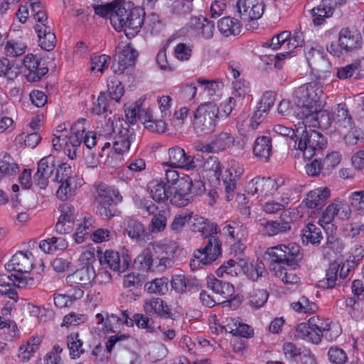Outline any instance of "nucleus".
Returning <instances> with one entry per match:
<instances>
[{"label":"nucleus","instance_id":"16","mask_svg":"<svg viewBox=\"0 0 364 364\" xmlns=\"http://www.w3.org/2000/svg\"><path fill=\"white\" fill-rule=\"evenodd\" d=\"M363 41L360 33L355 28L345 27L338 33V46L347 52L360 49Z\"/></svg>","mask_w":364,"mask_h":364},{"label":"nucleus","instance_id":"52","mask_svg":"<svg viewBox=\"0 0 364 364\" xmlns=\"http://www.w3.org/2000/svg\"><path fill=\"white\" fill-rule=\"evenodd\" d=\"M349 202L359 215H364V191L353 192L349 197Z\"/></svg>","mask_w":364,"mask_h":364},{"label":"nucleus","instance_id":"3","mask_svg":"<svg viewBox=\"0 0 364 364\" xmlns=\"http://www.w3.org/2000/svg\"><path fill=\"white\" fill-rule=\"evenodd\" d=\"M195 221L193 230L201 232L203 236L207 237L204 248L196 250V255L205 260V263L210 264L221 255V242L217 236L213 235L218 232V225L202 217L196 218Z\"/></svg>","mask_w":364,"mask_h":364},{"label":"nucleus","instance_id":"42","mask_svg":"<svg viewBox=\"0 0 364 364\" xmlns=\"http://www.w3.org/2000/svg\"><path fill=\"white\" fill-rule=\"evenodd\" d=\"M124 227L129 237L132 239L139 240L144 234V225L132 218L125 220Z\"/></svg>","mask_w":364,"mask_h":364},{"label":"nucleus","instance_id":"55","mask_svg":"<svg viewBox=\"0 0 364 364\" xmlns=\"http://www.w3.org/2000/svg\"><path fill=\"white\" fill-rule=\"evenodd\" d=\"M203 169L213 173L217 179L219 178L221 167L218 159L216 156H209L206 159L203 164Z\"/></svg>","mask_w":364,"mask_h":364},{"label":"nucleus","instance_id":"7","mask_svg":"<svg viewBox=\"0 0 364 364\" xmlns=\"http://www.w3.org/2000/svg\"><path fill=\"white\" fill-rule=\"evenodd\" d=\"M267 253L269 255L270 264H277L279 266L295 267L303 257L301 247L295 242L269 248Z\"/></svg>","mask_w":364,"mask_h":364},{"label":"nucleus","instance_id":"10","mask_svg":"<svg viewBox=\"0 0 364 364\" xmlns=\"http://www.w3.org/2000/svg\"><path fill=\"white\" fill-rule=\"evenodd\" d=\"M135 139L134 129L130 128L127 122L119 124L118 130L114 135L111 141L106 142L101 149L103 151L107 146H109L111 143L115 152L123 154L127 151L130 148L131 142Z\"/></svg>","mask_w":364,"mask_h":364},{"label":"nucleus","instance_id":"60","mask_svg":"<svg viewBox=\"0 0 364 364\" xmlns=\"http://www.w3.org/2000/svg\"><path fill=\"white\" fill-rule=\"evenodd\" d=\"M191 281L184 275H176L171 280V287L178 293H183L191 287Z\"/></svg>","mask_w":364,"mask_h":364},{"label":"nucleus","instance_id":"20","mask_svg":"<svg viewBox=\"0 0 364 364\" xmlns=\"http://www.w3.org/2000/svg\"><path fill=\"white\" fill-rule=\"evenodd\" d=\"M346 0H322L321 3L316 8L311 9L313 22L315 25H321L325 18H328L333 14L335 6L346 4Z\"/></svg>","mask_w":364,"mask_h":364},{"label":"nucleus","instance_id":"31","mask_svg":"<svg viewBox=\"0 0 364 364\" xmlns=\"http://www.w3.org/2000/svg\"><path fill=\"white\" fill-rule=\"evenodd\" d=\"M220 32L225 37L238 35L241 31V24L238 20L227 16L218 22Z\"/></svg>","mask_w":364,"mask_h":364},{"label":"nucleus","instance_id":"51","mask_svg":"<svg viewBox=\"0 0 364 364\" xmlns=\"http://www.w3.org/2000/svg\"><path fill=\"white\" fill-rule=\"evenodd\" d=\"M192 213L183 212L176 215L170 225V229L175 233L180 232L185 225L191 219Z\"/></svg>","mask_w":364,"mask_h":364},{"label":"nucleus","instance_id":"38","mask_svg":"<svg viewBox=\"0 0 364 364\" xmlns=\"http://www.w3.org/2000/svg\"><path fill=\"white\" fill-rule=\"evenodd\" d=\"M340 268V264L338 262H333L329 264L326 272V278L319 281V287L331 289L337 284L338 272Z\"/></svg>","mask_w":364,"mask_h":364},{"label":"nucleus","instance_id":"11","mask_svg":"<svg viewBox=\"0 0 364 364\" xmlns=\"http://www.w3.org/2000/svg\"><path fill=\"white\" fill-rule=\"evenodd\" d=\"M306 58L312 73L318 77L330 73L331 69V63L323 55L320 46L306 48Z\"/></svg>","mask_w":364,"mask_h":364},{"label":"nucleus","instance_id":"37","mask_svg":"<svg viewBox=\"0 0 364 364\" xmlns=\"http://www.w3.org/2000/svg\"><path fill=\"white\" fill-rule=\"evenodd\" d=\"M364 68H362L360 60L354 61L351 64L347 65L337 69V76L341 80H345L352 77L354 74L356 75V78H358L363 75Z\"/></svg>","mask_w":364,"mask_h":364},{"label":"nucleus","instance_id":"5","mask_svg":"<svg viewBox=\"0 0 364 364\" xmlns=\"http://www.w3.org/2000/svg\"><path fill=\"white\" fill-rule=\"evenodd\" d=\"M218 107L208 102L200 105L194 112L193 130L198 135H205L213 132L220 119Z\"/></svg>","mask_w":364,"mask_h":364},{"label":"nucleus","instance_id":"18","mask_svg":"<svg viewBox=\"0 0 364 364\" xmlns=\"http://www.w3.org/2000/svg\"><path fill=\"white\" fill-rule=\"evenodd\" d=\"M277 188V182L270 178L256 177L247 185L248 193L252 196H265L272 194Z\"/></svg>","mask_w":364,"mask_h":364},{"label":"nucleus","instance_id":"41","mask_svg":"<svg viewBox=\"0 0 364 364\" xmlns=\"http://www.w3.org/2000/svg\"><path fill=\"white\" fill-rule=\"evenodd\" d=\"M303 232V242H310L312 245H319L323 239L321 229L314 224L309 223Z\"/></svg>","mask_w":364,"mask_h":364},{"label":"nucleus","instance_id":"63","mask_svg":"<svg viewBox=\"0 0 364 364\" xmlns=\"http://www.w3.org/2000/svg\"><path fill=\"white\" fill-rule=\"evenodd\" d=\"M264 228L265 233L269 236H274L289 231L278 220L267 221L265 225H264Z\"/></svg>","mask_w":364,"mask_h":364},{"label":"nucleus","instance_id":"6","mask_svg":"<svg viewBox=\"0 0 364 364\" xmlns=\"http://www.w3.org/2000/svg\"><path fill=\"white\" fill-rule=\"evenodd\" d=\"M307 124H298L296 136H299L298 148L303 152L305 159H311L316 151L322 150L326 144V139L320 132L311 129H307Z\"/></svg>","mask_w":364,"mask_h":364},{"label":"nucleus","instance_id":"45","mask_svg":"<svg viewBox=\"0 0 364 364\" xmlns=\"http://www.w3.org/2000/svg\"><path fill=\"white\" fill-rule=\"evenodd\" d=\"M168 279L166 277L155 279L145 284L146 290L151 294H165L168 289Z\"/></svg>","mask_w":364,"mask_h":364},{"label":"nucleus","instance_id":"43","mask_svg":"<svg viewBox=\"0 0 364 364\" xmlns=\"http://www.w3.org/2000/svg\"><path fill=\"white\" fill-rule=\"evenodd\" d=\"M26 49V44L20 39L8 40L4 46L6 55L17 57L23 55Z\"/></svg>","mask_w":364,"mask_h":364},{"label":"nucleus","instance_id":"62","mask_svg":"<svg viewBox=\"0 0 364 364\" xmlns=\"http://www.w3.org/2000/svg\"><path fill=\"white\" fill-rule=\"evenodd\" d=\"M17 282H13L7 279V277L0 278V294L6 295L11 299H14L17 295L16 291L13 289V285L16 287Z\"/></svg>","mask_w":364,"mask_h":364},{"label":"nucleus","instance_id":"39","mask_svg":"<svg viewBox=\"0 0 364 364\" xmlns=\"http://www.w3.org/2000/svg\"><path fill=\"white\" fill-rule=\"evenodd\" d=\"M100 260L102 264L108 265L114 271L124 272L127 267L126 264L121 269L119 255L118 252L113 250H107Z\"/></svg>","mask_w":364,"mask_h":364},{"label":"nucleus","instance_id":"44","mask_svg":"<svg viewBox=\"0 0 364 364\" xmlns=\"http://www.w3.org/2000/svg\"><path fill=\"white\" fill-rule=\"evenodd\" d=\"M341 155L339 152L333 151L326 156L321 161L323 167V175L328 176L331 171L340 164Z\"/></svg>","mask_w":364,"mask_h":364},{"label":"nucleus","instance_id":"28","mask_svg":"<svg viewBox=\"0 0 364 364\" xmlns=\"http://www.w3.org/2000/svg\"><path fill=\"white\" fill-rule=\"evenodd\" d=\"M223 233L232 240L241 241L247 236V229L239 220H231L223 229Z\"/></svg>","mask_w":364,"mask_h":364},{"label":"nucleus","instance_id":"1","mask_svg":"<svg viewBox=\"0 0 364 364\" xmlns=\"http://www.w3.org/2000/svg\"><path fill=\"white\" fill-rule=\"evenodd\" d=\"M144 17V10L134 6L131 2H119L117 9L111 15V24L116 31H123L131 38L140 31Z\"/></svg>","mask_w":364,"mask_h":364},{"label":"nucleus","instance_id":"57","mask_svg":"<svg viewBox=\"0 0 364 364\" xmlns=\"http://www.w3.org/2000/svg\"><path fill=\"white\" fill-rule=\"evenodd\" d=\"M124 122L120 120L116 122L108 120L105 122L100 130V135L104 136L111 140L118 130L119 124H122Z\"/></svg>","mask_w":364,"mask_h":364},{"label":"nucleus","instance_id":"15","mask_svg":"<svg viewBox=\"0 0 364 364\" xmlns=\"http://www.w3.org/2000/svg\"><path fill=\"white\" fill-rule=\"evenodd\" d=\"M193 181L191 178H186L181 181L176 186L172 188V194L170 201L177 206H185L193 199Z\"/></svg>","mask_w":364,"mask_h":364},{"label":"nucleus","instance_id":"2","mask_svg":"<svg viewBox=\"0 0 364 364\" xmlns=\"http://www.w3.org/2000/svg\"><path fill=\"white\" fill-rule=\"evenodd\" d=\"M323 86L319 83H306L299 86L293 93L294 105L301 109L297 117L306 124L312 113L323 106Z\"/></svg>","mask_w":364,"mask_h":364},{"label":"nucleus","instance_id":"46","mask_svg":"<svg viewBox=\"0 0 364 364\" xmlns=\"http://www.w3.org/2000/svg\"><path fill=\"white\" fill-rule=\"evenodd\" d=\"M134 264L143 272H149L153 265V258L151 251L144 249L134 259Z\"/></svg>","mask_w":364,"mask_h":364},{"label":"nucleus","instance_id":"64","mask_svg":"<svg viewBox=\"0 0 364 364\" xmlns=\"http://www.w3.org/2000/svg\"><path fill=\"white\" fill-rule=\"evenodd\" d=\"M336 216L334 209H333L331 204L327 206L326 210L322 213L321 218L318 220V223L325 230H329L331 225L333 227L331 224L332 221Z\"/></svg>","mask_w":364,"mask_h":364},{"label":"nucleus","instance_id":"59","mask_svg":"<svg viewBox=\"0 0 364 364\" xmlns=\"http://www.w3.org/2000/svg\"><path fill=\"white\" fill-rule=\"evenodd\" d=\"M334 209L335 215L341 220H348L351 215L350 205L344 201H338L331 204Z\"/></svg>","mask_w":364,"mask_h":364},{"label":"nucleus","instance_id":"21","mask_svg":"<svg viewBox=\"0 0 364 364\" xmlns=\"http://www.w3.org/2000/svg\"><path fill=\"white\" fill-rule=\"evenodd\" d=\"M35 31L38 36V43L45 50H52L56 45V37L50 24L35 26Z\"/></svg>","mask_w":364,"mask_h":364},{"label":"nucleus","instance_id":"9","mask_svg":"<svg viewBox=\"0 0 364 364\" xmlns=\"http://www.w3.org/2000/svg\"><path fill=\"white\" fill-rule=\"evenodd\" d=\"M122 200L118 191L110 188L100 189L97 197L98 211L105 219H110L115 215L116 203Z\"/></svg>","mask_w":364,"mask_h":364},{"label":"nucleus","instance_id":"27","mask_svg":"<svg viewBox=\"0 0 364 364\" xmlns=\"http://www.w3.org/2000/svg\"><path fill=\"white\" fill-rule=\"evenodd\" d=\"M144 309L150 316L156 314L160 317L167 318L171 316V310L168 305L160 298L145 301Z\"/></svg>","mask_w":364,"mask_h":364},{"label":"nucleus","instance_id":"40","mask_svg":"<svg viewBox=\"0 0 364 364\" xmlns=\"http://www.w3.org/2000/svg\"><path fill=\"white\" fill-rule=\"evenodd\" d=\"M215 152L223 151L234 144V137L228 132H220L212 140Z\"/></svg>","mask_w":364,"mask_h":364},{"label":"nucleus","instance_id":"56","mask_svg":"<svg viewBox=\"0 0 364 364\" xmlns=\"http://www.w3.org/2000/svg\"><path fill=\"white\" fill-rule=\"evenodd\" d=\"M109 60L110 57L105 54L92 57L91 70L102 73L108 68Z\"/></svg>","mask_w":364,"mask_h":364},{"label":"nucleus","instance_id":"29","mask_svg":"<svg viewBox=\"0 0 364 364\" xmlns=\"http://www.w3.org/2000/svg\"><path fill=\"white\" fill-rule=\"evenodd\" d=\"M82 129L74 128V132H71L70 135L68 137L64 134V138L62 139L63 142L65 146V151H68V156L70 159H74L76 156L77 147L82 143L83 136H82Z\"/></svg>","mask_w":364,"mask_h":364},{"label":"nucleus","instance_id":"34","mask_svg":"<svg viewBox=\"0 0 364 364\" xmlns=\"http://www.w3.org/2000/svg\"><path fill=\"white\" fill-rule=\"evenodd\" d=\"M333 117L327 110H322L321 108L316 110V112L312 113L309 118L307 124L309 127H318L321 129H327L330 127Z\"/></svg>","mask_w":364,"mask_h":364},{"label":"nucleus","instance_id":"33","mask_svg":"<svg viewBox=\"0 0 364 364\" xmlns=\"http://www.w3.org/2000/svg\"><path fill=\"white\" fill-rule=\"evenodd\" d=\"M188 156L182 148L179 146L171 148L168 150V161L166 164L171 168L186 169Z\"/></svg>","mask_w":364,"mask_h":364},{"label":"nucleus","instance_id":"17","mask_svg":"<svg viewBox=\"0 0 364 364\" xmlns=\"http://www.w3.org/2000/svg\"><path fill=\"white\" fill-rule=\"evenodd\" d=\"M55 169V157L48 155L40 160L38 169L34 175V181L41 188H46L48 185V178Z\"/></svg>","mask_w":364,"mask_h":364},{"label":"nucleus","instance_id":"54","mask_svg":"<svg viewBox=\"0 0 364 364\" xmlns=\"http://www.w3.org/2000/svg\"><path fill=\"white\" fill-rule=\"evenodd\" d=\"M328 358L329 361L333 364H344L348 360L346 352L337 346L329 348Z\"/></svg>","mask_w":364,"mask_h":364},{"label":"nucleus","instance_id":"30","mask_svg":"<svg viewBox=\"0 0 364 364\" xmlns=\"http://www.w3.org/2000/svg\"><path fill=\"white\" fill-rule=\"evenodd\" d=\"M343 249L344 244L340 238L328 235L326 243L321 247V253L325 258H331L333 255L341 253Z\"/></svg>","mask_w":364,"mask_h":364},{"label":"nucleus","instance_id":"12","mask_svg":"<svg viewBox=\"0 0 364 364\" xmlns=\"http://www.w3.org/2000/svg\"><path fill=\"white\" fill-rule=\"evenodd\" d=\"M114 60L112 69L115 74H122L126 69L134 66L138 53L129 45L118 46L116 48Z\"/></svg>","mask_w":364,"mask_h":364},{"label":"nucleus","instance_id":"25","mask_svg":"<svg viewBox=\"0 0 364 364\" xmlns=\"http://www.w3.org/2000/svg\"><path fill=\"white\" fill-rule=\"evenodd\" d=\"M148 189L151 198L156 202H164L169 199L172 194V189L161 180H153L149 182Z\"/></svg>","mask_w":364,"mask_h":364},{"label":"nucleus","instance_id":"35","mask_svg":"<svg viewBox=\"0 0 364 364\" xmlns=\"http://www.w3.org/2000/svg\"><path fill=\"white\" fill-rule=\"evenodd\" d=\"M66 341L71 358H78L85 353L82 348L83 341L77 333H71L67 336Z\"/></svg>","mask_w":364,"mask_h":364},{"label":"nucleus","instance_id":"49","mask_svg":"<svg viewBox=\"0 0 364 364\" xmlns=\"http://www.w3.org/2000/svg\"><path fill=\"white\" fill-rule=\"evenodd\" d=\"M169 216L170 213L168 210H162L155 214L151 220V231L154 232L164 230L166 226L167 218Z\"/></svg>","mask_w":364,"mask_h":364},{"label":"nucleus","instance_id":"53","mask_svg":"<svg viewBox=\"0 0 364 364\" xmlns=\"http://www.w3.org/2000/svg\"><path fill=\"white\" fill-rule=\"evenodd\" d=\"M268 294L265 290L257 289L252 291L250 296V305L255 309L262 307L267 301Z\"/></svg>","mask_w":364,"mask_h":364},{"label":"nucleus","instance_id":"22","mask_svg":"<svg viewBox=\"0 0 364 364\" xmlns=\"http://www.w3.org/2000/svg\"><path fill=\"white\" fill-rule=\"evenodd\" d=\"M93 267L85 265L67 277L68 283L76 284L86 287L90 286L96 277Z\"/></svg>","mask_w":364,"mask_h":364},{"label":"nucleus","instance_id":"58","mask_svg":"<svg viewBox=\"0 0 364 364\" xmlns=\"http://www.w3.org/2000/svg\"><path fill=\"white\" fill-rule=\"evenodd\" d=\"M91 225H92V219L85 218L83 223L80 224L78 226L75 233L73 235L75 241L77 244L82 243L86 240V237L89 235L87 230H89V228Z\"/></svg>","mask_w":364,"mask_h":364},{"label":"nucleus","instance_id":"23","mask_svg":"<svg viewBox=\"0 0 364 364\" xmlns=\"http://www.w3.org/2000/svg\"><path fill=\"white\" fill-rule=\"evenodd\" d=\"M330 196V190L327 188H318L311 191L303 204L308 208H321L325 200Z\"/></svg>","mask_w":364,"mask_h":364},{"label":"nucleus","instance_id":"61","mask_svg":"<svg viewBox=\"0 0 364 364\" xmlns=\"http://www.w3.org/2000/svg\"><path fill=\"white\" fill-rule=\"evenodd\" d=\"M119 2L117 1L105 4L94 6V10L96 14L102 16H109L111 20V15L114 12L118 6Z\"/></svg>","mask_w":364,"mask_h":364},{"label":"nucleus","instance_id":"50","mask_svg":"<svg viewBox=\"0 0 364 364\" xmlns=\"http://www.w3.org/2000/svg\"><path fill=\"white\" fill-rule=\"evenodd\" d=\"M107 87L110 97L116 102H119L124 92L121 82L114 77L108 82Z\"/></svg>","mask_w":364,"mask_h":364},{"label":"nucleus","instance_id":"19","mask_svg":"<svg viewBox=\"0 0 364 364\" xmlns=\"http://www.w3.org/2000/svg\"><path fill=\"white\" fill-rule=\"evenodd\" d=\"M25 71V76L29 82H37L41 79L48 71L46 67H40L39 59L33 54H28L23 60Z\"/></svg>","mask_w":364,"mask_h":364},{"label":"nucleus","instance_id":"14","mask_svg":"<svg viewBox=\"0 0 364 364\" xmlns=\"http://www.w3.org/2000/svg\"><path fill=\"white\" fill-rule=\"evenodd\" d=\"M236 9L242 20L250 22L262 17L264 4L262 0H237Z\"/></svg>","mask_w":364,"mask_h":364},{"label":"nucleus","instance_id":"26","mask_svg":"<svg viewBox=\"0 0 364 364\" xmlns=\"http://www.w3.org/2000/svg\"><path fill=\"white\" fill-rule=\"evenodd\" d=\"M207 285L215 294L220 295L223 299H229L235 293V288L229 282H223L214 276L207 277Z\"/></svg>","mask_w":364,"mask_h":364},{"label":"nucleus","instance_id":"36","mask_svg":"<svg viewBox=\"0 0 364 364\" xmlns=\"http://www.w3.org/2000/svg\"><path fill=\"white\" fill-rule=\"evenodd\" d=\"M269 269L274 275L287 284H294L298 282V276L292 271H287L284 266H279L277 264H269Z\"/></svg>","mask_w":364,"mask_h":364},{"label":"nucleus","instance_id":"24","mask_svg":"<svg viewBox=\"0 0 364 364\" xmlns=\"http://www.w3.org/2000/svg\"><path fill=\"white\" fill-rule=\"evenodd\" d=\"M190 24L198 36L205 39L213 38L215 29V25L213 21L203 17H193L191 18Z\"/></svg>","mask_w":364,"mask_h":364},{"label":"nucleus","instance_id":"32","mask_svg":"<svg viewBox=\"0 0 364 364\" xmlns=\"http://www.w3.org/2000/svg\"><path fill=\"white\" fill-rule=\"evenodd\" d=\"M253 152L257 157L268 161L272 153L271 139L266 136L257 137L255 142Z\"/></svg>","mask_w":364,"mask_h":364},{"label":"nucleus","instance_id":"47","mask_svg":"<svg viewBox=\"0 0 364 364\" xmlns=\"http://www.w3.org/2000/svg\"><path fill=\"white\" fill-rule=\"evenodd\" d=\"M18 167L12 161L11 156L6 153L0 154V178L11 175L17 171Z\"/></svg>","mask_w":364,"mask_h":364},{"label":"nucleus","instance_id":"8","mask_svg":"<svg viewBox=\"0 0 364 364\" xmlns=\"http://www.w3.org/2000/svg\"><path fill=\"white\" fill-rule=\"evenodd\" d=\"M73 171L70 165L60 164L56 171L54 181L59 184L56 191V197L65 201L75 194L76 186L73 185Z\"/></svg>","mask_w":364,"mask_h":364},{"label":"nucleus","instance_id":"48","mask_svg":"<svg viewBox=\"0 0 364 364\" xmlns=\"http://www.w3.org/2000/svg\"><path fill=\"white\" fill-rule=\"evenodd\" d=\"M40 343L39 338H33L29 340L26 345L20 347L18 356L23 361H28L33 353L38 350Z\"/></svg>","mask_w":364,"mask_h":364},{"label":"nucleus","instance_id":"4","mask_svg":"<svg viewBox=\"0 0 364 364\" xmlns=\"http://www.w3.org/2000/svg\"><path fill=\"white\" fill-rule=\"evenodd\" d=\"M33 256L31 252L23 253L22 252L15 254L11 259L5 265L7 271H14L16 274H11L7 276V279L13 282H17L18 288H24L34 284L32 277H28V274L33 267Z\"/></svg>","mask_w":364,"mask_h":364},{"label":"nucleus","instance_id":"13","mask_svg":"<svg viewBox=\"0 0 364 364\" xmlns=\"http://www.w3.org/2000/svg\"><path fill=\"white\" fill-rule=\"evenodd\" d=\"M244 173L243 166L235 160L228 163L227 168L223 175L225 191L228 200L233 198L237 182Z\"/></svg>","mask_w":364,"mask_h":364}]
</instances>
